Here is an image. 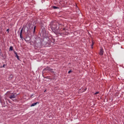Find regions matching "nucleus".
I'll list each match as a JSON object with an SVG mask.
<instances>
[{"instance_id": "nucleus-1", "label": "nucleus", "mask_w": 124, "mask_h": 124, "mask_svg": "<svg viewBox=\"0 0 124 124\" xmlns=\"http://www.w3.org/2000/svg\"><path fill=\"white\" fill-rule=\"evenodd\" d=\"M49 26L54 33H56V32H59L61 31V29L60 28V27L62 26V25L59 24L55 21L51 22Z\"/></svg>"}, {"instance_id": "nucleus-2", "label": "nucleus", "mask_w": 124, "mask_h": 124, "mask_svg": "<svg viewBox=\"0 0 124 124\" xmlns=\"http://www.w3.org/2000/svg\"><path fill=\"white\" fill-rule=\"evenodd\" d=\"M45 70L47 71V72H52L53 73L54 71H53V70L52 69H51L50 67H46L45 69Z\"/></svg>"}, {"instance_id": "nucleus-3", "label": "nucleus", "mask_w": 124, "mask_h": 124, "mask_svg": "<svg viewBox=\"0 0 124 124\" xmlns=\"http://www.w3.org/2000/svg\"><path fill=\"white\" fill-rule=\"evenodd\" d=\"M16 96V94L13 93L9 96V98H10V99H12V98H15Z\"/></svg>"}, {"instance_id": "nucleus-4", "label": "nucleus", "mask_w": 124, "mask_h": 124, "mask_svg": "<svg viewBox=\"0 0 124 124\" xmlns=\"http://www.w3.org/2000/svg\"><path fill=\"white\" fill-rule=\"evenodd\" d=\"M39 102H37L36 103H33V104H32L31 106V107H34L35 106L37 105V104H39Z\"/></svg>"}, {"instance_id": "nucleus-5", "label": "nucleus", "mask_w": 124, "mask_h": 124, "mask_svg": "<svg viewBox=\"0 0 124 124\" xmlns=\"http://www.w3.org/2000/svg\"><path fill=\"white\" fill-rule=\"evenodd\" d=\"M100 54L103 55L104 54V50L103 49H101L100 51Z\"/></svg>"}, {"instance_id": "nucleus-6", "label": "nucleus", "mask_w": 124, "mask_h": 124, "mask_svg": "<svg viewBox=\"0 0 124 124\" xmlns=\"http://www.w3.org/2000/svg\"><path fill=\"white\" fill-rule=\"evenodd\" d=\"M14 53L16 54V57L17 58V59L18 60H20V59H19V57L17 55V53L16 52V51H15L14 52Z\"/></svg>"}, {"instance_id": "nucleus-7", "label": "nucleus", "mask_w": 124, "mask_h": 124, "mask_svg": "<svg viewBox=\"0 0 124 124\" xmlns=\"http://www.w3.org/2000/svg\"><path fill=\"white\" fill-rule=\"evenodd\" d=\"M22 31H23V29L21 30V31H20V38H21L22 39H23V37H22Z\"/></svg>"}, {"instance_id": "nucleus-8", "label": "nucleus", "mask_w": 124, "mask_h": 124, "mask_svg": "<svg viewBox=\"0 0 124 124\" xmlns=\"http://www.w3.org/2000/svg\"><path fill=\"white\" fill-rule=\"evenodd\" d=\"M94 42H93V40H92V44L91 45V47H92V49L93 48V46L94 45Z\"/></svg>"}, {"instance_id": "nucleus-9", "label": "nucleus", "mask_w": 124, "mask_h": 124, "mask_svg": "<svg viewBox=\"0 0 124 124\" xmlns=\"http://www.w3.org/2000/svg\"><path fill=\"white\" fill-rule=\"evenodd\" d=\"M35 30H36V26H34V29H33V33H34L35 31Z\"/></svg>"}, {"instance_id": "nucleus-10", "label": "nucleus", "mask_w": 124, "mask_h": 124, "mask_svg": "<svg viewBox=\"0 0 124 124\" xmlns=\"http://www.w3.org/2000/svg\"><path fill=\"white\" fill-rule=\"evenodd\" d=\"M53 8L54 9H58V8H58V7H56V6H53Z\"/></svg>"}, {"instance_id": "nucleus-11", "label": "nucleus", "mask_w": 124, "mask_h": 124, "mask_svg": "<svg viewBox=\"0 0 124 124\" xmlns=\"http://www.w3.org/2000/svg\"><path fill=\"white\" fill-rule=\"evenodd\" d=\"M13 47L12 46H10V50L12 51L13 50Z\"/></svg>"}, {"instance_id": "nucleus-12", "label": "nucleus", "mask_w": 124, "mask_h": 124, "mask_svg": "<svg viewBox=\"0 0 124 124\" xmlns=\"http://www.w3.org/2000/svg\"><path fill=\"white\" fill-rule=\"evenodd\" d=\"M72 72V70H70L69 71L68 73L69 74L71 73Z\"/></svg>"}, {"instance_id": "nucleus-13", "label": "nucleus", "mask_w": 124, "mask_h": 124, "mask_svg": "<svg viewBox=\"0 0 124 124\" xmlns=\"http://www.w3.org/2000/svg\"><path fill=\"white\" fill-rule=\"evenodd\" d=\"M62 31H65V29L63 28Z\"/></svg>"}, {"instance_id": "nucleus-14", "label": "nucleus", "mask_w": 124, "mask_h": 124, "mask_svg": "<svg viewBox=\"0 0 124 124\" xmlns=\"http://www.w3.org/2000/svg\"><path fill=\"white\" fill-rule=\"evenodd\" d=\"M98 93H99V92H96L94 94H98Z\"/></svg>"}, {"instance_id": "nucleus-15", "label": "nucleus", "mask_w": 124, "mask_h": 124, "mask_svg": "<svg viewBox=\"0 0 124 124\" xmlns=\"http://www.w3.org/2000/svg\"><path fill=\"white\" fill-rule=\"evenodd\" d=\"M5 66H6V65L5 64H3L2 67L4 68Z\"/></svg>"}, {"instance_id": "nucleus-16", "label": "nucleus", "mask_w": 124, "mask_h": 124, "mask_svg": "<svg viewBox=\"0 0 124 124\" xmlns=\"http://www.w3.org/2000/svg\"><path fill=\"white\" fill-rule=\"evenodd\" d=\"M9 29H7V30H6V31L8 32V33L9 32Z\"/></svg>"}, {"instance_id": "nucleus-17", "label": "nucleus", "mask_w": 124, "mask_h": 124, "mask_svg": "<svg viewBox=\"0 0 124 124\" xmlns=\"http://www.w3.org/2000/svg\"><path fill=\"white\" fill-rule=\"evenodd\" d=\"M86 90H87V88H85V89H84V91H83V92H85V91H86Z\"/></svg>"}]
</instances>
